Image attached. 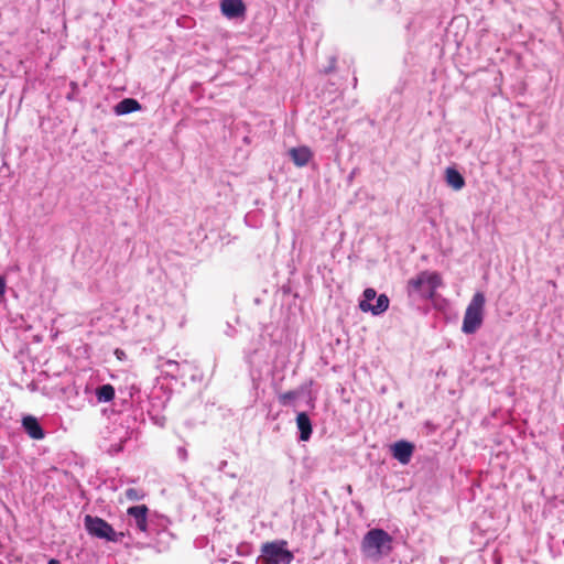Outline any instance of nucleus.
<instances>
[{
	"label": "nucleus",
	"instance_id": "nucleus-6",
	"mask_svg": "<svg viewBox=\"0 0 564 564\" xmlns=\"http://www.w3.org/2000/svg\"><path fill=\"white\" fill-rule=\"evenodd\" d=\"M148 513L149 508L145 505L132 506L127 510L129 525L144 536H150Z\"/></svg>",
	"mask_w": 564,
	"mask_h": 564
},
{
	"label": "nucleus",
	"instance_id": "nucleus-8",
	"mask_svg": "<svg viewBox=\"0 0 564 564\" xmlns=\"http://www.w3.org/2000/svg\"><path fill=\"white\" fill-rule=\"evenodd\" d=\"M221 13L228 19L241 18L246 13V6L242 0H221Z\"/></svg>",
	"mask_w": 564,
	"mask_h": 564
},
{
	"label": "nucleus",
	"instance_id": "nucleus-28",
	"mask_svg": "<svg viewBox=\"0 0 564 564\" xmlns=\"http://www.w3.org/2000/svg\"><path fill=\"white\" fill-rule=\"evenodd\" d=\"M0 564H4L2 561H0Z\"/></svg>",
	"mask_w": 564,
	"mask_h": 564
},
{
	"label": "nucleus",
	"instance_id": "nucleus-23",
	"mask_svg": "<svg viewBox=\"0 0 564 564\" xmlns=\"http://www.w3.org/2000/svg\"><path fill=\"white\" fill-rule=\"evenodd\" d=\"M177 456L181 460L185 462L187 459V451L184 448V447H178L177 448Z\"/></svg>",
	"mask_w": 564,
	"mask_h": 564
},
{
	"label": "nucleus",
	"instance_id": "nucleus-3",
	"mask_svg": "<svg viewBox=\"0 0 564 564\" xmlns=\"http://www.w3.org/2000/svg\"><path fill=\"white\" fill-rule=\"evenodd\" d=\"M486 304V297L482 292H476L469 304L466 307L462 332L466 335H471L478 330L484 322V310Z\"/></svg>",
	"mask_w": 564,
	"mask_h": 564
},
{
	"label": "nucleus",
	"instance_id": "nucleus-11",
	"mask_svg": "<svg viewBox=\"0 0 564 564\" xmlns=\"http://www.w3.org/2000/svg\"><path fill=\"white\" fill-rule=\"evenodd\" d=\"M296 426L300 431V440L308 441L312 435V422L307 413L300 412L296 416Z\"/></svg>",
	"mask_w": 564,
	"mask_h": 564
},
{
	"label": "nucleus",
	"instance_id": "nucleus-24",
	"mask_svg": "<svg viewBox=\"0 0 564 564\" xmlns=\"http://www.w3.org/2000/svg\"><path fill=\"white\" fill-rule=\"evenodd\" d=\"M44 437L43 429L37 424V440H42Z\"/></svg>",
	"mask_w": 564,
	"mask_h": 564
},
{
	"label": "nucleus",
	"instance_id": "nucleus-27",
	"mask_svg": "<svg viewBox=\"0 0 564 564\" xmlns=\"http://www.w3.org/2000/svg\"><path fill=\"white\" fill-rule=\"evenodd\" d=\"M22 370H23L24 373H26V367L25 366L22 367Z\"/></svg>",
	"mask_w": 564,
	"mask_h": 564
},
{
	"label": "nucleus",
	"instance_id": "nucleus-9",
	"mask_svg": "<svg viewBox=\"0 0 564 564\" xmlns=\"http://www.w3.org/2000/svg\"><path fill=\"white\" fill-rule=\"evenodd\" d=\"M390 300L386 294H380L376 299L375 304L359 305L362 312H370L372 315L378 316L389 308Z\"/></svg>",
	"mask_w": 564,
	"mask_h": 564
},
{
	"label": "nucleus",
	"instance_id": "nucleus-25",
	"mask_svg": "<svg viewBox=\"0 0 564 564\" xmlns=\"http://www.w3.org/2000/svg\"><path fill=\"white\" fill-rule=\"evenodd\" d=\"M115 355H116V356H117V358H118V359H120V360L124 357V352H123V350H121V349H116Z\"/></svg>",
	"mask_w": 564,
	"mask_h": 564
},
{
	"label": "nucleus",
	"instance_id": "nucleus-4",
	"mask_svg": "<svg viewBox=\"0 0 564 564\" xmlns=\"http://www.w3.org/2000/svg\"><path fill=\"white\" fill-rule=\"evenodd\" d=\"M285 540H275L263 543L261 546L262 564H291L294 555L286 549Z\"/></svg>",
	"mask_w": 564,
	"mask_h": 564
},
{
	"label": "nucleus",
	"instance_id": "nucleus-10",
	"mask_svg": "<svg viewBox=\"0 0 564 564\" xmlns=\"http://www.w3.org/2000/svg\"><path fill=\"white\" fill-rule=\"evenodd\" d=\"M290 156L296 166L303 167L311 161L313 153L307 147H297L290 150Z\"/></svg>",
	"mask_w": 564,
	"mask_h": 564
},
{
	"label": "nucleus",
	"instance_id": "nucleus-21",
	"mask_svg": "<svg viewBox=\"0 0 564 564\" xmlns=\"http://www.w3.org/2000/svg\"><path fill=\"white\" fill-rule=\"evenodd\" d=\"M7 292V279L0 275V302L4 300Z\"/></svg>",
	"mask_w": 564,
	"mask_h": 564
},
{
	"label": "nucleus",
	"instance_id": "nucleus-5",
	"mask_svg": "<svg viewBox=\"0 0 564 564\" xmlns=\"http://www.w3.org/2000/svg\"><path fill=\"white\" fill-rule=\"evenodd\" d=\"M84 524L87 533L94 538L108 542H121L124 538L123 532H116L106 520L99 517L87 514L85 516Z\"/></svg>",
	"mask_w": 564,
	"mask_h": 564
},
{
	"label": "nucleus",
	"instance_id": "nucleus-20",
	"mask_svg": "<svg viewBox=\"0 0 564 564\" xmlns=\"http://www.w3.org/2000/svg\"><path fill=\"white\" fill-rule=\"evenodd\" d=\"M297 398V392L295 391H288L279 395V402L282 405H289L292 401H294Z\"/></svg>",
	"mask_w": 564,
	"mask_h": 564
},
{
	"label": "nucleus",
	"instance_id": "nucleus-22",
	"mask_svg": "<svg viewBox=\"0 0 564 564\" xmlns=\"http://www.w3.org/2000/svg\"><path fill=\"white\" fill-rule=\"evenodd\" d=\"M21 382H25L26 388H28L31 392H35V377H31L29 380H24V379L22 378V379H21Z\"/></svg>",
	"mask_w": 564,
	"mask_h": 564
},
{
	"label": "nucleus",
	"instance_id": "nucleus-7",
	"mask_svg": "<svg viewBox=\"0 0 564 564\" xmlns=\"http://www.w3.org/2000/svg\"><path fill=\"white\" fill-rule=\"evenodd\" d=\"M390 451L394 459H397L402 465H406L410 463L413 456L414 445L411 442L401 440L393 443L390 446Z\"/></svg>",
	"mask_w": 564,
	"mask_h": 564
},
{
	"label": "nucleus",
	"instance_id": "nucleus-16",
	"mask_svg": "<svg viewBox=\"0 0 564 564\" xmlns=\"http://www.w3.org/2000/svg\"><path fill=\"white\" fill-rule=\"evenodd\" d=\"M2 166L0 167V192L9 183L11 176L10 156L6 151H2Z\"/></svg>",
	"mask_w": 564,
	"mask_h": 564
},
{
	"label": "nucleus",
	"instance_id": "nucleus-12",
	"mask_svg": "<svg viewBox=\"0 0 564 564\" xmlns=\"http://www.w3.org/2000/svg\"><path fill=\"white\" fill-rule=\"evenodd\" d=\"M140 109L141 105L137 99L124 98L115 106L113 111L117 116H124Z\"/></svg>",
	"mask_w": 564,
	"mask_h": 564
},
{
	"label": "nucleus",
	"instance_id": "nucleus-17",
	"mask_svg": "<svg viewBox=\"0 0 564 564\" xmlns=\"http://www.w3.org/2000/svg\"><path fill=\"white\" fill-rule=\"evenodd\" d=\"M22 427L32 440H35V415L34 414L23 415Z\"/></svg>",
	"mask_w": 564,
	"mask_h": 564
},
{
	"label": "nucleus",
	"instance_id": "nucleus-18",
	"mask_svg": "<svg viewBox=\"0 0 564 564\" xmlns=\"http://www.w3.org/2000/svg\"><path fill=\"white\" fill-rule=\"evenodd\" d=\"M124 496L129 501H140L144 499L145 491L141 488H127L124 491Z\"/></svg>",
	"mask_w": 564,
	"mask_h": 564
},
{
	"label": "nucleus",
	"instance_id": "nucleus-14",
	"mask_svg": "<svg viewBox=\"0 0 564 564\" xmlns=\"http://www.w3.org/2000/svg\"><path fill=\"white\" fill-rule=\"evenodd\" d=\"M98 403H108L115 399L116 390L110 383L101 384L95 389Z\"/></svg>",
	"mask_w": 564,
	"mask_h": 564
},
{
	"label": "nucleus",
	"instance_id": "nucleus-2",
	"mask_svg": "<svg viewBox=\"0 0 564 564\" xmlns=\"http://www.w3.org/2000/svg\"><path fill=\"white\" fill-rule=\"evenodd\" d=\"M392 538L382 529L369 530L361 542V551L367 557L379 558L391 551Z\"/></svg>",
	"mask_w": 564,
	"mask_h": 564
},
{
	"label": "nucleus",
	"instance_id": "nucleus-13",
	"mask_svg": "<svg viewBox=\"0 0 564 564\" xmlns=\"http://www.w3.org/2000/svg\"><path fill=\"white\" fill-rule=\"evenodd\" d=\"M187 365V361L181 364L172 359H162L160 367L172 377H184L185 373L183 370Z\"/></svg>",
	"mask_w": 564,
	"mask_h": 564
},
{
	"label": "nucleus",
	"instance_id": "nucleus-26",
	"mask_svg": "<svg viewBox=\"0 0 564 564\" xmlns=\"http://www.w3.org/2000/svg\"><path fill=\"white\" fill-rule=\"evenodd\" d=\"M48 564H61V563L57 560L52 558V560H50Z\"/></svg>",
	"mask_w": 564,
	"mask_h": 564
},
{
	"label": "nucleus",
	"instance_id": "nucleus-19",
	"mask_svg": "<svg viewBox=\"0 0 564 564\" xmlns=\"http://www.w3.org/2000/svg\"><path fill=\"white\" fill-rule=\"evenodd\" d=\"M377 299V292L372 288H367L362 293V299L359 302V305L371 304V301Z\"/></svg>",
	"mask_w": 564,
	"mask_h": 564
},
{
	"label": "nucleus",
	"instance_id": "nucleus-15",
	"mask_svg": "<svg viewBox=\"0 0 564 564\" xmlns=\"http://www.w3.org/2000/svg\"><path fill=\"white\" fill-rule=\"evenodd\" d=\"M446 183L455 191H459L465 186L463 175L454 167H447L445 172Z\"/></svg>",
	"mask_w": 564,
	"mask_h": 564
},
{
	"label": "nucleus",
	"instance_id": "nucleus-1",
	"mask_svg": "<svg viewBox=\"0 0 564 564\" xmlns=\"http://www.w3.org/2000/svg\"><path fill=\"white\" fill-rule=\"evenodd\" d=\"M441 285L442 278L440 273L422 271L408 281V293L409 295L417 294L424 300H432Z\"/></svg>",
	"mask_w": 564,
	"mask_h": 564
}]
</instances>
